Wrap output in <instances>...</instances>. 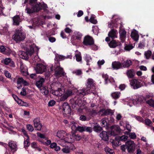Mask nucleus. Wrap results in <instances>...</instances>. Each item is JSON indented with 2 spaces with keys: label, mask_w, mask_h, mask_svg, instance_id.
<instances>
[{
  "label": "nucleus",
  "mask_w": 154,
  "mask_h": 154,
  "mask_svg": "<svg viewBox=\"0 0 154 154\" xmlns=\"http://www.w3.org/2000/svg\"><path fill=\"white\" fill-rule=\"evenodd\" d=\"M26 46L24 49L26 51V53L22 51H20L18 52V54L20 58L27 60L28 58V56H31L34 53V50H36L38 51V48L31 42L27 43Z\"/></svg>",
  "instance_id": "1"
},
{
  "label": "nucleus",
  "mask_w": 154,
  "mask_h": 154,
  "mask_svg": "<svg viewBox=\"0 0 154 154\" xmlns=\"http://www.w3.org/2000/svg\"><path fill=\"white\" fill-rule=\"evenodd\" d=\"M66 135V132L63 130L58 131L57 133L56 136L60 140H58L57 142L58 143L62 146H64V143H70L74 141V140L71 137V136L69 134H67L66 137H65Z\"/></svg>",
  "instance_id": "2"
},
{
  "label": "nucleus",
  "mask_w": 154,
  "mask_h": 154,
  "mask_svg": "<svg viewBox=\"0 0 154 154\" xmlns=\"http://www.w3.org/2000/svg\"><path fill=\"white\" fill-rule=\"evenodd\" d=\"M37 0H30L29 4L31 6V8L26 7V10L27 13L28 14H32L34 12H37L40 11L41 9V3L36 2Z\"/></svg>",
  "instance_id": "3"
},
{
  "label": "nucleus",
  "mask_w": 154,
  "mask_h": 154,
  "mask_svg": "<svg viewBox=\"0 0 154 154\" xmlns=\"http://www.w3.org/2000/svg\"><path fill=\"white\" fill-rule=\"evenodd\" d=\"M126 100V101L128 102V105L131 107L133 104L136 105L137 104L141 103L144 100H145L146 99L142 96L137 95L134 96L133 100L128 97Z\"/></svg>",
  "instance_id": "4"
},
{
  "label": "nucleus",
  "mask_w": 154,
  "mask_h": 154,
  "mask_svg": "<svg viewBox=\"0 0 154 154\" xmlns=\"http://www.w3.org/2000/svg\"><path fill=\"white\" fill-rule=\"evenodd\" d=\"M45 82V79L42 78H40L37 81L35 85L37 88L39 89L41 92L45 95H47L48 93V90L47 87L43 86Z\"/></svg>",
  "instance_id": "5"
},
{
  "label": "nucleus",
  "mask_w": 154,
  "mask_h": 154,
  "mask_svg": "<svg viewBox=\"0 0 154 154\" xmlns=\"http://www.w3.org/2000/svg\"><path fill=\"white\" fill-rule=\"evenodd\" d=\"M13 39L17 42L23 40L26 38L25 35L20 30H16L13 35Z\"/></svg>",
  "instance_id": "6"
},
{
  "label": "nucleus",
  "mask_w": 154,
  "mask_h": 154,
  "mask_svg": "<svg viewBox=\"0 0 154 154\" xmlns=\"http://www.w3.org/2000/svg\"><path fill=\"white\" fill-rule=\"evenodd\" d=\"M130 84L132 88L134 89H138L143 86L141 81L137 79H132L129 81Z\"/></svg>",
  "instance_id": "7"
},
{
  "label": "nucleus",
  "mask_w": 154,
  "mask_h": 154,
  "mask_svg": "<svg viewBox=\"0 0 154 154\" xmlns=\"http://www.w3.org/2000/svg\"><path fill=\"white\" fill-rule=\"evenodd\" d=\"M91 93H93L94 95H96L97 94V92L95 91L92 92V90H90L87 88L80 89L77 90V94L81 96H84Z\"/></svg>",
  "instance_id": "8"
},
{
  "label": "nucleus",
  "mask_w": 154,
  "mask_h": 154,
  "mask_svg": "<svg viewBox=\"0 0 154 154\" xmlns=\"http://www.w3.org/2000/svg\"><path fill=\"white\" fill-rule=\"evenodd\" d=\"M55 69V73L54 74L55 75L56 77L59 78L62 76L65 75V72L63 70V69L60 67L59 63H57V65Z\"/></svg>",
  "instance_id": "9"
},
{
  "label": "nucleus",
  "mask_w": 154,
  "mask_h": 154,
  "mask_svg": "<svg viewBox=\"0 0 154 154\" xmlns=\"http://www.w3.org/2000/svg\"><path fill=\"white\" fill-rule=\"evenodd\" d=\"M126 146L128 151L129 153H132L134 152L135 148V144L132 140H129L126 143Z\"/></svg>",
  "instance_id": "10"
},
{
  "label": "nucleus",
  "mask_w": 154,
  "mask_h": 154,
  "mask_svg": "<svg viewBox=\"0 0 154 154\" xmlns=\"http://www.w3.org/2000/svg\"><path fill=\"white\" fill-rule=\"evenodd\" d=\"M63 146L64 147L61 149L62 151L64 153L68 154L70 152L71 150H74L75 147L73 144L70 143L69 145Z\"/></svg>",
  "instance_id": "11"
},
{
  "label": "nucleus",
  "mask_w": 154,
  "mask_h": 154,
  "mask_svg": "<svg viewBox=\"0 0 154 154\" xmlns=\"http://www.w3.org/2000/svg\"><path fill=\"white\" fill-rule=\"evenodd\" d=\"M46 69L45 66L42 64H38L35 68V70L37 73L42 74L45 71Z\"/></svg>",
  "instance_id": "12"
},
{
  "label": "nucleus",
  "mask_w": 154,
  "mask_h": 154,
  "mask_svg": "<svg viewBox=\"0 0 154 154\" xmlns=\"http://www.w3.org/2000/svg\"><path fill=\"white\" fill-rule=\"evenodd\" d=\"M94 43L93 39L89 35L85 36L84 38L83 44L85 45L88 46L91 45Z\"/></svg>",
  "instance_id": "13"
},
{
  "label": "nucleus",
  "mask_w": 154,
  "mask_h": 154,
  "mask_svg": "<svg viewBox=\"0 0 154 154\" xmlns=\"http://www.w3.org/2000/svg\"><path fill=\"white\" fill-rule=\"evenodd\" d=\"M76 131H79L80 132L85 131L88 132H91L92 129L91 127H87L85 125L79 126Z\"/></svg>",
  "instance_id": "14"
},
{
  "label": "nucleus",
  "mask_w": 154,
  "mask_h": 154,
  "mask_svg": "<svg viewBox=\"0 0 154 154\" xmlns=\"http://www.w3.org/2000/svg\"><path fill=\"white\" fill-rule=\"evenodd\" d=\"M94 82L93 79L89 78L88 79L87 83L86 84V88L92 90V89L94 88Z\"/></svg>",
  "instance_id": "15"
},
{
  "label": "nucleus",
  "mask_w": 154,
  "mask_h": 154,
  "mask_svg": "<svg viewBox=\"0 0 154 154\" xmlns=\"http://www.w3.org/2000/svg\"><path fill=\"white\" fill-rule=\"evenodd\" d=\"M33 122L35 128L37 130L40 131L42 125L40 123L39 118H35L33 120Z\"/></svg>",
  "instance_id": "16"
},
{
  "label": "nucleus",
  "mask_w": 154,
  "mask_h": 154,
  "mask_svg": "<svg viewBox=\"0 0 154 154\" xmlns=\"http://www.w3.org/2000/svg\"><path fill=\"white\" fill-rule=\"evenodd\" d=\"M76 105H77L81 109H83L86 104V102L85 100H82L80 98H78L75 101Z\"/></svg>",
  "instance_id": "17"
},
{
  "label": "nucleus",
  "mask_w": 154,
  "mask_h": 154,
  "mask_svg": "<svg viewBox=\"0 0 154 154\" xmlns=\"http://www.w3.org/2000/svg\"><path fill=\"white\" fill-rule=\"evenodd\" d=\"M8 145L13 153L17 151V145L16 142L10 141L8 143Z\"/></svg>",
  "instance_id": "18"
},
{
  "label": "nucleus",
  "mask_w": 154,
  "mask_h": 154,
  "mask_svg": "<svg viewBox=\"0 0 154 154\" xmlns=\"http://www.w3.org/2000/svg\"><path fill=\"white\" fill-rule=\"evenodd\" d=\"M120 128L118 126H114L112 127L110 132V134L112 136L117 135L120 131Z\"/></svg>",
  "instance_id": "19"
},
{
  "label": "nucleus",
  "mask_w": 154,
  "mask_h": 154,
  "mask_svg": "<svg viewBox=\"0 0 154 154\" xmlns=\"http://www.w3.org/2000/svg\"><path fill=\"white\" fill-rule=\"evenodd\" d=\"M2 62L6 65H9L12 67L15 66V65L13 61L11 60L10 58H6L3 61H2Z\"/></svg>",
  "instance_id": "20"
},
{
  "label": "nucleus",
  "mask_w": 154,
  "mask_h": 154,
  "mask_svg": "<svg viewBox=\"0 0 154 154\" xmlns=\"http://www.w3.org/2000/svg\"><path fill=\"white\" fill-rule=\"evenodd\" d=\"M126 74L128 78H133L135 75V70L133 69H128L127 70Z\"/></svg>",
  "instance_id": "21"
},
{
  "label": "nucleus",
  "mask_w": 154,
  "mask_h": 154,
  "mask_svg": "<svg viewBox=\"0 0 154 154\" xmlns=\"http://www.w3.org/2000/svg\"><path fill=\"white\" fill-rule=\"evenodd\" d=\"M112 67L114 69L117 70L122 68V65L119 62L114 61L112 63Z\"/></svg>",
  "instance_id": "22"
},
{
  "label": "nucleus",
  "mask_w": 154,
  "mask_h": 154,
  "mask_svg": "<svg viewBox=\"0 0 154 154\" xmlns=\"http://www.w3.org/2000/svg\"><path fill=\"white\" fill-rule=\"evenodd\" d=\"M62 107L63 110L65 113L68 114L70 113V109L67 103H64L62 105Z\"/></svg>",
  "instance_id": "23"
},
{
  "label": "nucleus",
  "mask_w": 154,
  "mask_h": 154,
  "mask_svg": "<svg viewBox=\"0 0 154 154\" xmlns=\"http://www.w3.org/2000/svg\"><path fill=\"white\" fill-rule=\"evenodd\" d=\"M100 136L103 140L107 141L109 140L108 133L105 131H102L100 134Z\"/></svg>",
  "instance_id": "24"
},
{
  "label": "nucleus",
  "mask_w": 154,
  "mask_h": 154,
  "mask_svg": "<svg viewBox=\"0 0 154 154\" xmlns=\"http://www.w3.org/2000/svg\"><path fill=\"white\" fill-rule=\"evenodd\" d=\"M20 69L21 72L23 75L26 76L28 75L27 68L23 64H21Z\"/></svg>",
  "instance_id": "25"
},
{
  "label": "nucleus",
  "mask_w": 154,
  "mask_h": 154,
  "mask_svg": "<svg viewBox=\"0 0 154 154\" xmlns=\"http://www.w3.org/2000/svg\"><path fill=\"white\" fill-rule=\"evenodd\" d=\"M131 36L135 41H137L138 40L139 35L138 32L136 30L134 29L131 32Z\"/></svg>",
  "instance_id": "26"
},
{
  "label": "nucleus",
  "mask_w": 154,
  "mask_h": 154,
  "mask_svg": "<svg viewBox=\"0 0 154 154\" xmlns=\"http://www.w3.org/2000/svg\"><path fill=\"white\" fill-rule=\"evenodd\" d=\"M100 112H103V114H101V115L102 116L107 115H113L114 113L113 111L110 109H102L100 110Z\"/></svg>",
  "instance_id": "27"
},
{
  "label": "nucleus",
  "mask_w": 154,
  "mask_h": 154,
  "mask_svg": "<svg viewBox=\"0 0 154 154\" xmlns=\"http://www.w3.org/2000/svg\"><path fill=\"white\" fill-rule=\"evenodd\" d=\"M120 38L122 42H124L126 38V32L124 30H121L119 31Z\"/></svg>",
  "instance_id": "28"
},
{
  "label": "nucleus",
  "mask_w": 154,
  "mask_h": 154,
  "mask_svg": "<svg viewBox=\"0 0 154 154\" xmlns=\"http://www.w3.org/2000/svg\"><path fill=\"white\" fill-rule=\"evenodd\" d=\"M117 34L118 32L116 30H112L109 33L108 35L109 37L112 39L117 38Z\"/></svg>",
  "instance_id": "29"
},
{
  "label": "nucleus",
  "mask_w": 154,
  "mask_h": 154,
  "mask_svg": "<svg viewBox=\"0 0 154 154\" xmlns=\"http://www.w3.org/2000/svg\"><path fill=\"white\" fill-rule=\"evenodd\" d=\"M102 77L104 79L106 84L108 83L109 82L112 83V82H115V81L112 78L109 79L108 76L107 74H103L102 75Z\"/></svg>",
  "instance_id": "30"
},
{
  "label": "nucleus",
  "mask_w": 154,
  "mask_h": 154,
  "mask_svg": "<svg viewBox=\"0 0 154 154\" xmlns=\"http://www.w3.org/2000/svg\"><path fill=\"white\" fill-rule=\"evenodd\" d=\"M69 125L71 127L72 130L76 131L78 125L74 121H70L69 123Z\"/></svg>",
  "instance_id": "31"
},
{
  "label": "nucleus",
  "mask_w": 154,
  "mask_h": 154,
  "mask_svg": "<svg viewBox=\"0 0 154 154\" xmlns=\"http://www.w3.org/2000/svg\"><path fill=\"white\" fill-rule=\"evenodd\" d=\"M122 65V68H128L132 64V62L130 60H127L121 63Z\"/></svg>",
  "instance_id": "32"
},
{
  "label": "nucleus",
  "mask_w": 154,
  "mask_h": 154,
  "mask_svg": "<svg viewBox=\"0 0 154 154\" xmlns=\"http://www.w3.org/2000/svg\"><path fill=\"white\" fill-rule=\"evenodd\" d=\"M13 24L15 25H18L20 23L21 21L20 19L19 16L16 15L13 17Z\"/></svg>",
  "instance_id": "33"
},
{
  "label": "nucleus",
  "mask_w": 154,
  "mask_h": 154,
  "mask_svg": "<svg viewBox=\"0 0 154 154\" xmlns=\"http://www.w3.org/2000/svg\"><path fill=\"white\" fill-rule=\"evenodd\" d=\"M84 59L86 61L87 65H89L92 61L91 57L89 55L85 54L84 57Z\"/></svg>",
  "instance_id": "34"
},
{
  "label": "nucleus",
  "mask_w": 154,
  "mask_h": 154,
  "mask_svg": "<svg viewBox=\"0 0 154 154\" xmlns=\"http://www.w3.org/2000/svg\"><path fill=\"white\" fill-rule=\"evenodd\" d=\"M52 93L54 95L60 96L62 95V94L63 93V91L61 90V89L58 88L57 90L52 91Z\"/></svg>",
  "instance_id": "35"
},
{
  "label": "nucleus",
  "mask_w": 154,
  "mask_h": 154,
  "mask_svg": "<svg viewBox=\"0 0 154 154\" xmlns=\"http://www.w3.org/2000/svg\"><path fill=\"white\" fill-rule=\"evenodd\" d=\"M120 94V92H115L111 94V96L113 98L116 99L119 98Z\"/></svg>",
  "instance_id": "36"
},
{
  "label": "nucleus",
  "mask_w": 154,
  "mask_h": 154,
  "mask_svg": "<svg viewBox=\"0 0 154 154\" xmlns=\"http://www.w3.org/2000/svg\"><path fill=\"white\" fill-rule=\"evenodd\" d=\"M74 34V37L77 40H80L82 36V34L79 32H75Z\"/></svg>",
  "instance_id": "37"
},
{
  "label": "nucleus",
  "mask_w": 154,
  "mask_h": 154,
  "mask_svg": "<svg viewBox=\"0 0 154 154\" xmlns=\"http://www.w3.org/2000/svg\"><path fill=\"white\" fill-rule=\"evenodd\" d=\"M105 151L106 154H115L114 151L108 146L105 148Z\"/></svg>",
  "instance_id": "38"
},
{
  "label": "nucleus",
  "mask_w": 154,
  "mask_h": 154,
  "mask_svg": "<svg viewBox=\"0 0 154 154\" xmlns=\"http://www.w3.org/2000/svg\"><path fill=\"white\" fill-rule=\"evenodd\" d=\"M58 57L60 60H62L66 58L72 59V56L71 55H69L66 56H65L61 55H58Z\"/></svg>",
  "instance_id": "39"
},
{
  "label": "nucleus",
  "mask_w": 154,
  "mask_h": 154,
  "mask_svg": "<svg viewBox=\"0 0 154 154\" xmlns=\"http://www.w3.org/2000/svg\"><path fill=\"white\" fill-rule=\"evenodd\" d=\"M93 129L96 132H98L102 130V128L99 125H97L94 126Z\"/></svg>",
  "instance_id": "40"
},
{
  "label": "nucleus",
  "mask_w": 154,
  "mask_h": 154,
  "mask_svg": "<svg viewBox=\"0 0 154 154\" xmlns=\"http://www.w3.org/2000/svg\"><path fill=\"white\" fill-rule=\"evenodd\" d=\"M71 137L74 140H75V139L76 140L79 141V140L81 138V137L80 136L79 134H73L72 136H71Z\"/></svg>",
  "instance_id": "41"
},
{
  "label": "nucleus",
  "mask_w": 154,
  "mask_h": 154,
  "mask_svg": "<svg viewBox=\"0 0 154 154\" xmlns=\"http://www.w3.org/2000/svg\"><path fill=\"white\" fill-rule=\"evenodd\" d=\"M49 68L50 69V71H46L45 73V75L46 77H49L50 76L51 74V72H52L53 71V70L52 68V65H50Z\"/></svg>",
  "instance_id": "42"
},
{
  "label": "nucleus",
  "mask_w": 154,
  "mask_h": 154,
  "mask_svg": "<svg viewBox=\"0 0 154 154\" xmlns=\"http://www.w3.org/2000/svg\"><path fill=\"white\" fill-rule=\"evenodd\" d=\"M109 46L110 48H114L116 47L118 45L115 40L111 41L109 44Z\"/></svg>",
  "instance_id": "43"
},
{
  "label": "nucleus",
  "mask_w": 154,
  "mask_h": 154,
  "mask_svg": "<svg viewBox=\"0 0 154 154\" xmlns=\"http://www.w3.org/2000/svg\"><path fill=\"white\" fill-rule=\"evenodd\" d=\"M25 140L24 142V144L25 146L26 147L29 146L30 145L29 139V137H24Z\"/></svg>",
  "instance_id": "44"
},
{
  "label": "nucleus",
  "mask_w": 154,
  "mask_h": 154,
  "mask_svg": "<svg viewBox=\"0 0 154 154\" xmlns=\"http://www.w3.org/2000/svg\"><path fill=\"white\" fill-rule=\"evenodd\" d=\"M13 97L17 103L19 104L20 105H22V103L23 102L20 100L15 95H13Z\"/></svg>",
  "instance_id": "45"
},
{
  "label": "nucleus",
  "mask_w": 154,
  "mask_h": 154,
  "mask_svg": "<svg viewBox=\"0 0 154 154\" xmlns=\"http://www.w3.org/2000/svg\"><path fill=\"white\" fill-rule=\"evenodd\" d=\"M152 54L151 51L148 50L145 52L144 55L147 59H149L151 56Z\"/></svg>",
  "instance_id": "46"
},
{
  "label": "nucleus",
  "mask_w": 154,
  "mask_h": 154,
  "mask_svg": "<svg viewBox=\"0 0 154 154\" xmlns=\"http://www.w3.org/2000/svg\"><path fill=\"white\" fill-rule=\"evenodd\" d=\"M75 57L76 60L77 62H81L82 61V57L80 53H79L78 54H75Z\"/></svg>",
  "instance_id": "47"
},
{
  "label": "nucleus",
  "mask_w": 154,
  "mask_h": 154,
  "mask_svg": "<svg viewBox=\"0 0 154 154\" xmlns=\"http://www.w3.org/2000/svg\"><path fill=\"white\" fill-rule=\"evenodd\" d=\"M91 119V117H87L85 116L84 115H81L79 117L80 120L82 121H88Z\"/></svg>",
  "instance_id": "48"
},
{
  "label": "nucleus",
  "mask_w": 154,
  "mask_h": 154,
  "mask_svg": "<svg viewBox=\"0 0 154 154\" xmlns=\"http://www.w3.org/2000/svg\"><path fill=\"white\" fill-rule=\"evenodd\" d=\"M60 96V97L59 98V100L61 101H64L68 98L65 94H63V93L61 96Z\"/></svg>",
  "instance_id": "49"
},
{
  "label": "nucleus",
  "mask_w": 154,
  "mask_h": 154,
  "mask_svg": "<svg viewBox=\"0 0 154 154\" xmlns=\"http://www.w3.org/2000/svg\"><path fill=\"white\" fill-rule=\"evenodd\" d=\"M101 125L103 127L106 126L107 124V122L106 121L105 119H101L100 121Z\"/></svg>",
  "instance_id": "50"
},
{
  "label": "nucleus",
  "mask_w": 154,
  "mask_h": 154,
  "mask_svg": "<svg viewBox=\"0 0 154 154\" xmlns=\"http://www.w3.org/2000/svg\"><path fill=\"white\" fill-rule=\"evenodd\" d=\"M128 137L126 135H122L121 137H119V139L120 141H126Z\"/></svg>",
  "instance_id": "51"
},
{
  "label": "nucleus",
  "mask_w": 154,
  "mask_h": 154,
  "mask_svg": "<svg viewBox=\"0 0 154 154\" xmlns=\"http://www.w3.org/2000/svg\"><path fill=\"white\" fill-rule=\"evenodd\" d=\"M133 48H134V46L132 45H129L126 46L125 47V49L126 51H129L132 49Z\"/></svg>",
  "instance_id": "52"
},
{
  "label": "nucleus",
  "mask_w": 154,
  "mask_h": 154,
  "mask_svg": "<svg viewBox=\"0 0 154 154\" xmlns=\"http://www.w3.org/2000/svg\"><path fill=\"white\" fill-rule=\"evenodd\" d=\"M147 103L150 106L154 107V100L150 99L147 101Z\"/></svg>",
  "instance_id": "53"
},
{
  "label": "nucleus",
  "mask_w": 154,
  "mask_h": 154,
  "mask_svg": "<svg viewBox=\"0 0 154 154\" xmlns=\"http://www.w3.org/2000/svg\"><path fill=\"white\" fill-rule=\"evenodd\" d=\"M90 21L91 23L94 24H96L97 22V20L94 19L93 16H92L91 17L90 19Z\"/></svg>",
  "instance_id": "54"
},
{
  "label": "nucleus",
  "mask_w": 154,
  "mask_h": 154,
  "mask_svg": "<svg viewBox=\"0 0 154 154\" xmlns=\"http://www.w3.org/2000/svg\"><path fill=\"white\" fill-rule=\"evenodd\" d=\"M26 128L27 129L30 131L32 132L34 130L33 127L30 124L27 125L26 126Z\"/></svg>",
  "instance_id": "55"
},
{
  "label": "nucleus",
  "mask_w": 154,
  "mask_h": 154,
  "mask_svg": "<svg viewBox=\"0 0 154 154\" xmlns=\"http://www.w3.org/2000/svg\"><path fill=\"white\" fill-rule=\"evenodd\" d=\"M72 73L75 74L76 75H80L82 74V72L81 70H77L72 72Z\"/></svg>",
  "instance_id": "56"
},
{
  "label": "nucleus",
  "mask_w": 154,
  "mask_h": 154,
  "mask_svg": "<svg viewBox=\"0 0 154 154\" xmlns=\"http://www.w3.org/2000/svg\"><path fill=\"white\" fill-rule=\"evenodd\" d=\"M5 49L6 50L4 52V54L7 55H9L11 53V50L8 48H6Z\"/></svg>",
  "instance_id": "57"
},
{
  "label": "nucleus",
  "mask_w": 154,
  "mask_h": 154,
  "mask_svg": "<svg viewBox=\"0 0 154 154\" xmlns=\"http://www.w3.org/2000/svg\"><path fill=\"white\" fill-rule=\"evenodd\" d=\"M72 91L71 90H69L66 91L65 93V94L68 97L69 96H70L72 94Z\"/></svg>",
  "instance_id": "58"
},
{
  "label": "nucleus",
  "mask_w": 154,
  "mask_h": 154,
  "mask_svg": "<svg viewBox=\"0 0 154 154\" xmlns=\"http://www.w3.org/2000/svg\"><path fill=\"white\" fill-rule=\"evenodd\" d=\"M129 137L132 139H134L136 137V135L134 133H131L129 134Z\"/></svg>",
  "instance_id": "59"
},
{
  "label": "nucleus",
  "mask_w": 154,
  "mask_h": 154,
  "mask_svg": "<svg viewBox=\"0 0 154 154\" xmlns=\"http://www.w3.org/2000/svg\"><path fill=\"white\" fill-rule=\"evenodd\" d=\"M23 79L21 77L18 78L17 80V84L18 85H21L22 84L23 81Z\"/></svg>",
  "instance_id": "60"
},
{
  "label": "nucleus",
  "mask_w": 154,
  "mask_h": 154,
  "mask_svg": "<svg viewBox=\"0 0 154 154\" xmlns=\"http://www.w3.org/2000/svg\"><path fill=\"white\" fill-rule=\"evenodd\" d=\"M37 136L41 138H45V136L44 134L40 133L39 132L37 133Z\"/></svg>",
  "instance_id": "61"
},
{
  "label": "nucleus",
  "mask_w": 154,
  "mask_h": 154,
  "mask_svg": "<svg viewBox=\"0 0 154 154\" xmlns=\"http://www.w3.org/2000/svg\"><path fill=\"white\" fill-rule=\"evenodd\" d=\"M64 30L66 33H70L72 32V31L71 30V29H70L68 27H66L65 29Z\"/></svg>",
  "instance_id": "62"
},
{
  "label": "nucleus",
  "mask_w": 154,
  "mask_h": 154,
  "mask_svg": "<svg viewBox=\"0 0 154 154\" xmlns=\"http://www.w3.org/2000/svg\"><path fill=\"white\" fill-rule=\"evenodd\" d=\"M4 73L5 76L8 78H10L11 77V75L9 72L5 70L4 71Z\"/></svg>",
  "instance_id": "63"
},
{
  "label": "nucleus",
  "mask_w": 154,
  "mask_h": 154,
  "mask_svg": "<svg viewBox=\"0 0 154 154\" xmlns=\"http://www.w3.org/2000/svg\"><path fill=\"white\" fill-rule=\"evenodd\" d=\"M90 114L92 116H95L97 114V112L95 110H92L90 112Z\"/></svg>",
  "instance_id": "64"
}]
</instances>
